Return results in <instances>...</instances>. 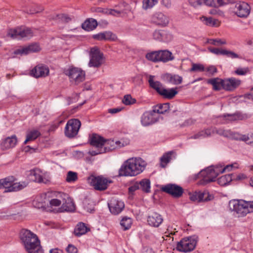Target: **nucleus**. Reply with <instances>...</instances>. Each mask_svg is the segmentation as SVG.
<instances>
[{
	"mask_svg": "<svg viewBox=\"0 0 253 253\" xmlns=\"http://www.w3.org/2000/svg\"><path fill=\"white\" fill-rule=\"evenodd\" d=\"M147 163L142 158H131L126 160L119 170L120 176H135L145 169Z\"/></svg>",
	"mask_w": 253,
	"mask_h": 253,
	"instance_id": "nucleus-1",
	"label": "nucleus"
},
{
	"mask_svg": "<svg viewBox=\"0 0 253 253\" xmlns=\"http://www.w3.org/2000/svg\"><path fill=\"white\" fill-rule=\"evenodd\" d=\"M20 238L28 253H43L38 236L30 230L22 229Z\"/></svg>",
	"mask_w": 253,
	"mask_h": 253,
	"instance_id": "nucleus-2",
	"label": "nucleus"
},
{
	"mask_svg": "<svg viewBox=\"0 0 253 253\" xmlns=\"http://www.w3.org/2000/svg\"><path fill=\"white\" fill-rule=\"evenodd\" d=\"M229 207L235 211L239 217H243L253 212V201L233 200L229 202Z\"/></svg>",
	"mask_w": 253,
	"mask_h": 253,
	"instance_id": "nucleus-3",
	"label": "nucleus"
},
{
	"mask_svg": "<svg viewBox=\"0 0 253 253\" xmlns=\"http://www.w3.org/2000/svg\"><path fill=\"white\" fill-rule=\"evenodd\" d=\"M90 144L95 147L96 150H91L89 153L91 156H95L108 152V140L97 134H93L89 139Z\"/></svg>",
	"mask_w": 253,
	"mask_h": 253,
	"instance_id": "nucleus-4",
	"label": "nucleus"
},
{
	"mask_svg": "<svg viewBox=\"0 0 253 253\" xmlns=\"http://www.w3.org/2000/svg\"><path fill=\"white\" fill-rule=\"evenodd\" d=\"M220 168L219 167L215 168L210 167L201 170L199 175L202 178L199 181V184L205 185L210 182L215 181V178L219 174L221 173L220 172L221 171Z\"/></svg>",
	"mask_w": 253,
	"mask_h": 253,
	"instance_id": "nucleus-5",
	"label": "nucleus"
},
{
	"mask_svg": "<svg viewBox=\"0 0 253 253\" xmlns=\"http://www.w3.org/2000/svg\"><path fill=\"white\" fill-rule=\"evenodd\" d=\"M64 74L69 78L70 82L78 85L85 80V72L82 69L77 67H70L64 70Z\"/></svg>",
	"mask_w": 253,
	"mask_h": 253,
	"instance_id": "nucleus-6",
	"label": "nucleus"
},
{
	"mask_svg": "<svg viewBox=\"0 0 253 253\" xmlns=\"http://www.w3.org/2000/svg\"><path fill=\"white\" fill-rule=\"evenodd\" d=\"M198 237L193 236L182 239L177 242L176 249L181 252H189L193 251L197 244Z\"/></svg>",
	"mask_w": 253,
	"mask_h": 253,
	"instance_id": "nucleus-7",
	"label": "nucleus"
},
{
	"mask_svg": "<svg viewBox=\"0 0 253 253\" xmlns=\"http://www.w3.org/2000/svg\"><path fill=\"white\" fill-rule=\"evenodd\" d=\"M88 183L93 186L95 190L103 191L106 190L108 184L112 182L111 180H108L102 176H95L91 175L87 179Z\"/></svg>",
	"mask_w": 253,
	"mask_h": 253,
	"instance_id": "nucleus-8",
	"label": "nucleus"
},
{
	"mask_svg": "<svg viewBox=\"0 0 253 253\" xmlns=\"http://www.w3.org/2000/svg\"><path fill=\"white\" fill-rule=\"evenodd\" d=\"M81 126L79 120L73 119L69 120L65 128V134L68 138H72L75 137L78 133Z\"/></svg>",
	"mask_w": 253,
	"mask_h": 253,
	"instance_id": "nucleus-9",
	"label": "nucleus"
},
{
	"mask_svg": "<svg viewBox=\"0 0 253 253\" xmlns=\"http://www.w3.org/2000/svg\"><path fill=\"white\" fill-rule=\"evenodd\" d=\"M33 35L32 30L25 27H17L8 30L7 36L13 39L30 38Z\"/></svg>",
	"mask_w": 253,
	"mask_h": 253,
	"instance_id": "nucleus-10",
	"label": "nucleus"
},
{
	"mask_svg": "<svg viewBox=\"0 0 253 253\" xmlns=\"http://www.w3.org/2000/svg\"><path fill=\"white\" fill-rule=\"evenodd\" d=\"M90 56V58L88 63L89 67L98 68L102 64L103 54L97 47L91 48Z\"/></svg>",
	"mask_w": 253,
	"mask_h": 253,
	"instance_id": "nucleus-11",
	"label": "nucleus"
},
{
	"mask_svg": "<svg viewBox=\"0 0 253 253\" xmlns=\"http://www.w3.org/2000/svg\"><path fill=\"white\" fill-rule=\"evenodd\" d=\"M213 198V196L207 190L195 191L190 195V199L191 201L198 203L208 202L212 200Z\"/></svg>",
	"mask_w": 253,
	"mask_h": 253,
	"instance_id": "nucleus-12",
	"label": "nucleus"
},
{
	"mask_svg": "<svg viewBox=\"0 0 253 253\" xmlns=\"http://www.w3.org/2000/svg\"><path fill=\"white\" fill-rule=\"evenodd\" d=\"M234 11L238 17L246 18L250 13L251 6L247 2L239 1L236 3Z\"/></svg>",
	"mask_w": 253,
	"mask_h": 253,
	"instance_id": "nucleus-13",
	"label": "nucleus"
},
{
	"mask_svg": "<svg viewBox=\"0 0 253 253\" xmlns=\"http://www.w3.org/2000/svg\"><path fill=\"white\" fill-rule=\"evenodd\" d=\"M163 192L171 195L175 198H179L182 196L183 193V188L175 184H168L161 188Z\"/></svg>",
	"mask_w": 253,
	"mask_h": 253,
	"instance_id": "nucleus-14",
	"label": "nucleus"
},
{
	"mask_svg": "<svg viewBox=\"0 0 253 253\" xmlns=\"http://www.w3.org/2000/svg\"><path fill=\"white\" fill-rule=\"evenodd\" d=\"M108 207L110 212L115 215L121 213L125 208L124 202L115 198H113L108 203Z\"/></svg>",
	"mask_w": 253,
	"mask_h": 253,
	"instance_id": "nucleus-15",
	"label": "nucleus"
},
{
	"mask_svg": "<svg viewBox=\"0 0 253 253\" xmlns=\"http://www.w3.org/2000/svg\"><path fill=\"white\" fill-rule=\"evenodd\" d=\"M162 216L157 212H152L147 216V222L149 226L158 227L163 222Z\"/></svg>",
	"mask_w": 253,
	"mask_h": 253,
	"instance_id": "nucleus-16",
	"label": "nucleus"
},
{
	"mask_svg": "<svg viewBox=\"0 0 253 253\" xmlns=\"http://www.w3.org/2000/svg\"><path fill=\"white\" fill-rule=\"evenodd\" d=\"M41 48L38 43H33L28 46L22 47L15 50L13 53L15 55H27L32 52H38Z\"/></svg>",
	"mask_w": 253,
	"mask_h": 253,
	"instance_id": "nucleus-17",
	"label": "nucleus"
},
{
	"mask_svg": "<svg viewBox=\"0 0 253 253\" xmlns=\"http://www.w3.org/2000/svg\"><path fill=\"white\" fill-rule=\"evenodd\" d=\"M49 72V68L46 66L41 64L36 66L31 71V75L36 78H38L47 76Z\"/></svg>",
	"mask_w": 253,
	"mask_h": 253,
	"instance_id": "nucleus-18",
	"label": "nucleus"
},
{
	"mask_svg": "<svg viewBox=\"0 0 253 253\" xmlns=\"http://www.w3.org/2000/svg\"><path fill=\"white\" fill-rule=\"evenodd\" d=\"M223 81V89L227 91L235 90L241 83V80L235 78L224 79Z\"/></svg>",
	"mask_w": 253,
	"mask_h": 253,
	"instance_id": "nucleus-19",
	"label": "nucleus"
},
{
	"mask_svg": "<svg viewBox=\"0 0 253 253\" xmlns=\"http://www.w3.org/2000/svg\"><path fill=\"white\" fill-rule=\"evenodd\" d=\"M17 143V138L15 135L8 136L3 139L0 143L2 150H6L14 147Z\"/></svg>",
	"mask_w": 253,
	"mask_h": 253,
	"instance_id": "nucleus-20",
	"label": "nucleus"
},
{
	"mask_svg": "<svg viewBox=\"0 0 253 253\" xmlns=\"http://www.w3.org/2000/svg\"><path fill=\"white\" fill-rule=\"evenodd\" d=\"M154 39L160 42H169L172 39L169 32L164 30H156L153 33Z\"/></svg>",
	"mask_w": 253,
	"mask_h": 253,
	"instance_id": "nucleus-21",
	"label": "nucleus"
},
{
	"mask_svg": "<svg viewBox=\"0 0 253 253\" xmlns=\"http://www.w3.org/2000/svg\"><path fill=\"white\" fill-rule=\"evenodd\" d=\"M208 50L211 53L216 55H224L227 56L228 57L231 58H239L240 56L237 53L232 51H228L225 49H219L218 48H213L211 47H209Z\"/></svg>",
	"mask_w": 253,
	"mask_h": 253,
	"instance_id": "nucleus-22",
	"label": "nucleus"
},
{
	"mask_svg": "<svg viewBox=\"0 0 253 253\" xmlns=\"http://www.w3.org/2000/svg\"><path fill=\"white\" fill-rule=\"evenodd\" d=\"M219 117L222 118L224 123H228L233 121L242 120L245 118L244 116L240 112H236L234 114H225Z\"/></svg>",
	"mask_w": 253,
	"mask_h": 253,
	"instance_id": "nucleus-23",
	"label": "nucleus"
},
{
	"mask_svg": "<svg viewBox=\"0 0 253 253\" xmlns=\"http://www.w3.org/2000/svg\"><path fill=\"white\" fill-rule=\"evenodd\" d=\"M64 198L62 199L61 211H72L75 210L74 204L67 195L63 194Z\"/></svg>",
	"mask_w": 253,
	"mask_h": 253,
	"instance_id": "nucleus-24",
	"label": "nucleus"
},
{
	"mask_svg": "<svg viewBox=\"0 0 253 253\" xmlns=\"http://www.w3.org/2000/svg\"><path fill=\"white\" fill-rule=\"evenodd\" d=\"M153 22L158 25L165 26L169 23V18L162 13H157L152 17Z\"/></svg>",
	"mask_w": 253,
	"mask_h": 253,
	"instance_id": "nucleus-25",
	"label": "nucleus"
},
{
	"mask_svg": "<svg viewBox=\"0 0 253 253\" xmlns=\"http://www.w3.org/2000/svg\"><path fill=\"white\" fill-rule=\"evenodd\" d=\"M154 114L152 110L145 112L141 118V122L143 126H147L155 122L153 118Z\"/></svg>",
	"mask_w": 253,
	"mask_h": 253,
	"instance_id": "nucleus-26",
	"label": "nucleus"
},
{
	"mask_svg": "<svg viewBox=\"0 0 253 253\" xmlns=\"http://www.w3.org/2000/svg\"><path fill=\"white\" fill-rule=\"evenodd\" d=\"M175 112V110H172L169 107V103L160 104L154 106L152 110V112L157 114H164L168 111Z\"/></svg>",
	"mask_w": 253,
	"mask_h": 253,
	"instance_id": "nucleus-27",
	"label": "nucleus"
},
{
	"mask_svg": "<svg viewBox=\"0 0 253 253\" xmlns=\"http://www.w3.org/2000/svg\"><path fill=\"white\" fill-rule=\"evenodd\" d=\"M163 78L167 82L174 84H179L182 81V77L177 75H172L168 73L165 74Z\"/></svg>",
	"mask_w": 253,
	"mask_h": 253,
	"instance_id": "nucleus-28",
	"label": "nucleus"
},
{
	"mask_svg": "<svg viewBox=\"0 0 253 253\" xmlns=\"http://www.w3.org/2000/svg\"><path fill=\"white\" fill-rule=\"evenodd\" d=\"M223 79L219 78H215L209 79L207 81L208 84H211L213 87V89L214 90H220L221 88L223 89L224 84Z\"/></svg>",
	"mask_w": 253,
	"mask_h": 253,
	"instance_id": "nucleus-29",
	"label": "nucleus"
},
{
	"mask_svg": "<svg viewBox=\"0 0 253 253\" xmlns=\"http://www.w3.org/2000/svg\"><path fill=\"white\" fill-rule=\"evenodd\" d=\"M172 53L168 50H160V62L164 63L173 60Z\"/></svg>",
	"mask_w": 253,
	"mask_h": 253,
	"instance_id": "nucleus-30",
	"label": "nucleus"
},
{
	"mask_svg": "<svg viewBox=\"0 0 253 253\" xmlns=\"http://www.w3.org/2000/svg\"><path fill=\"white\" fill-rule=\"evenodd\" d=\"M154 76L150 75L149 78L148 82L150 86L156 90L158 93L161 94L162 89L164 88H162V84L159 81H154Z\"/></svg>",
	"mask_w": 253,
	"mask_h": 253,
	"instance_id": "nucleus-31",
	"label": "nucleus"
},
{
	"mask_svg": "<svg viewBox=\"0 0 253 253\" xmlns=\"http://www.w3.org/2000/svg\"><path fill=\"white\" fill-rule=\"evenodd\" d=\"M97 26V22L96 20L93 19H89L86 20L82 24V28L84 30L90 31L94 30Z\"/></svg>",
	"mask_w": 253,
	"mask_h": 253,
	"instance_id": "nucleus-32",
	"label": "nucleus"
},
{
	"mask_svg": "<svg viewBox=\"0 0 253 253\" xmlns=\"http://www.w3.org/2000/svg\"><path fill=\"white\" fill-rule=\"evenodd\" d=\"M13 182V177H6L0 180V188H5V192H9Z\"/></svg>",
	"mask_w": 253,
	"mask_h": 253,
	"instance_id": "nucleus-33",
	"label": "nucleus"
},
{
	"mask_svg": "<svg viewBox=\"0 0 253 253\" xmlns=\"http://www.w3.org/2000/svg\"><path fill=\"white\" fill-rule=\"evenodd\" d=\"M88 228L85 224L83 222L79 223L74 229V234L76 236L80 237L81 235L85 234L87 231Z\"/></svg>",
	"mask_w": 253,
	"mask_h": 253,
	"instance_id": "nucleus-34",
	"label": "nucleus"
},
{
	"mask_svg": "<svg viewBox=\"0 0 253 253\" xmlns=\"http://www.w3.org/2000/svg\"><path fill=\"white\" fill-rule=\"evenodd\" d=\"M211 128H207L201 130L196 134L191 136V139H201L211 136Z\"/></svg>",
	"mask_w": 253,
	"mask_h": 253,
	"instance_id": "nucleus-35",
	"label": "nucleus"
},
{
	"mask_svg": "<svg viewBox=\"0 0 253 253\" xmlns=\"http://www.w3.org/2000/svg\"><path fill=\"white\" fill-rule=\"evenodd\" d=\"M177 93L178 92L176 89L173 88L170 89L163 88L160 95L163 96L164 98L172 99L175 96L176 94H177Z\"/></svg>",
	"mask_w": 253,
	"mask_h": 253,
	"instance_id": "nucleus-36",
	"label": "nucleus"
},
{
	"mask_svg": "<svg viewBox=\"0 0 253 253\" xmlns=\"http://www.w3.org/2000/svg\"><path fill=\"white\" fill-rule=\"evenodd\" d=\"M145 58L148 60L154 63L160 62V50L148 52L145 55Z\"/></svg>",
	"mask_w": 253,
	"mask_h": 253,
	"instance_id": "nucleus-37",
	"label": "nucleus"
},
{
	"mask_svg": "<svg viewBox=\"0 0 253 253\" xmlns=\"http://www.w3.org/2000/svg\"><path fill=\"white\" fill-rule=\"evenodd\" d=\"M138 184L140 189L142 191L145 193L150 192L151 183L149 179L146 178L143 179L138 182Z\"/></svg>",
	"mask_w": 253,
	"mask_h": 253,
	"instance_id": "nucleus-38",
	"label": "nucleus"
},
{
	"mask_svg": "<svg viewBox=\"0 0 253 253\" xmlns=\"http://www.w3.org/2000/svg\"><path fill=\"white\" fill-rule=\"evenodd\" d=\"M234 176L233 174H228L222 175L217 179L218 183L221 185L224 186L230 182L235 177H233Z\"/></svg>",
	"mask_w": 253,
	"mask_h": 253,
	"instance_id": "nucleus-39",
	"label": "nucleus"
},
{
	"mask_svg": "<svg viewBox=\"0 0 253 253\" xmlns=\"http://www.w3.org/2000/svg\"><path fill=\"white\" fill-rule=\"evenodd\" d=\"M109 143V148L108 152L114 149H115L118 148H120L121 147L125 146L127 144L126 143H124V141L119 140L114 141L113 140H108Z\"/></svg>",
	"mask_w": 253,
	"mask_h": 253,
	"instance_id": "nucleus-40",
	"label": "nucleus"
},
{
	"mask_svg": "<svg viewBox=\"0 0 253 253\" xmlns=\"http://www.w3.org/2000/svg\"><path fill=\"white\" fill-rule=\"evenodd\" d=\"M173 151H169L165 154L161 158V166L165 168L167 164L172 159V155L174 154Z\"/></svg>",
	"mask_w": 253,
	"mask_h": 253,
	"instance_id": "nucleus-41",
	"label": "nucleus"
},
{
	"mask_svg": "<svg viewBox=\"0 0 253 253\" xmlns=\"http://www.w3.org/2000/svg\"><path fill=\"white\" fill-rule=\"evenodd\" d=\"M28 185V183L25 181L19 182H13L12 188L9 190V192H15L21 190Z\"/></svg>",
	"mask_w": 253,
	"mask_h": 253,
	"instance_id": "nucleus-42",
	"label": "nucleus"
},
{
	"mask_svg": "<svg viewBox=\"0 0 253 253\" xmlns=\"http://www.w3.org/2000/svg\"><path fill=\"white\" fill-rule=\"evenodd\" d=\"M30 175L34 176L32 180L39 183H45L42 176L40 174V171L38 170H32L30 171Z\"/></svg>",
	"mask_w": 253,
	"mask_h": 253,
	"instance_id": "nucleus-43",
	"label": "nucleus"
},
{
	"mask_svg": "<svg viewBox=\"0 0 253 253\" xmlns=\"http://www.w3.org/2000/svg\"><path fill=\"white\" fill-rule=\"evenodd\" d=\"M132 223L131 218L125 216L121 220L120 225L124 230H126L130 228Z\"/></svg>",
	"mask_w": 253,
	"mask_h": 253,
	"instance_id": "nucleus-44",
	"label": "nucleus"
},
{
	"mask_svg": "<svg viewBox=\"0 0 253 253\" xmlns=\"http://www.w3.org/2000/svg\"><path fill=\"white\" fill-rule=\"evenodd\" d=\"M84 209L87 212L91 213L94 211V205L93 202L89 199H85L83 202Z\"/></svg>",
	"mask_w": 253,
	"mask_h": 253,
	"instance_id": "nucleus-45",
	"label": "nucleus"
},
{
	"mask_svg": "<svg viewBox=\"0 0 253 253\" xmlns=\"http://www.w3.org/2000/svg\"><path fill=\"white\" fill-rule=\"evenodd\" d=\"M51 18L58 22L62 23H68L71 20L68 15L63 14L56 15L55 16H53Z\"/></svg>",
	"mask_w": 253,
	"mask_h": 253,
	"instance_id": "nucleus-46",
	"label": "nucleus"
},
{
	"mask_svg": "<svg viewBox=\"0 0 253 253\" xmlns=\"http://www.w3.org/2000/svg\"><path fill=\"white\" fill-rule=\"evenodd\" d=\"M27 140H34L41 135L40 132L37 129H33L27 132Z\"/></svg>",
	"mask_w": 253,
	"mask_h": 253,
	"instance_id": "nucleus-47",
	"label": "nucleus"
},
{
	"mask_svg": "<svg viewBox=\"0 0 253 253\" xmlns=\"http://www.w3.org/2000/svg\"><path fill=\"white\" fill-rule=\"evenodd\" d=\"M158 2V0H143L142 8L147 10L152 8Z\"/></svg>",
	"mask_w": 253,
	"mask_h": 253,
	"instance_id": "nucleus-48",
	"label": "nucleus"
},
{
	"mask_svg": "<svg viewBox=\"0 0 253 253\" xmlns=\"http://www.w3.org/2000/svg\"><path fill=\"white\" fill-rule=\"evenodd\" d=\"M78 179V174L76 172L69 171L67 172L66 178V181L68 182H73L76 181Z\"/></svg>",
	"mask_w": 253,
	"mask_h": 253,
	"instance_id": "nucleus-49",
	"label": "nucleus"
},
{
	"mask_svg": "<svg viewBox=\"0 0 253 253\" xmlns=\"http://www.w3.org/2000/svg\"><path fill=\"white\" fill-rule=\"evenodd\" d=\"M229 130H225L223 128H211V134L215 133L221 136H223L224 137H227L228 135Z\"/></svg>",
	"mask_w": 253,
	"mask_h": 253,
	"instance_id": "nucleus-50",
	"label": "nucleus"
},
{
	"mask_svg": "<svg viewBox=\"0 0 253 253\" xmlns=\"http://www.w3.org/2000/svg\"><path fill=\"white\" fill-rule=\"evenodd\" d=\"M208 42L214 45H224L226 44V41L224 39H210Z\"/></svg>",
	"mask_w": 253,
	"mask_h": 253,
	"instance_id": "nucleus-51",
	"label": "nucleus"
},
{
	"mask_svg": "<svg viewBox=\"0 0 253 253\" xmlns=\"http://www.w3.org/2000/svg\"><path fill=\"white\" fill-rule=\"evenodd\" d=\"M203 21L205 24L210 26H216L218 22L216 19H213L211 17L207 18L206 17H203Z\"/></svg>",
	"mask_w": 253,
	"mask_h": 253,
	"instance_id": "nucleus-52",
	"label": "nucleus"
},
{
	"mask_svg": "<svg viewBox=\"0 0 253 253\" xmlns=\"http://www.w3.org/2000/svg\"><path fill=\"white\" fill-rule=\"evenodd\" d=\"M122 102L126 105H129L134 104L136 102V100L132 98L130 95L127 94L124 96Z\"/></svg>",
	"mask_w": 253,
	"mask_h": 253,
	"instance_id": "nucleus-53",
	"label": "nucleus"
},
{
	"mask_svg": "<svg viewBox=\"0 0 253 253\" xmlns=\"http://www.w3.org/2000/svg\"><path fill=\"white\" fill-rule=\"evenodd\" d=\"M205 70L203 65L201 64L193 63L192 68L190 69V72H202Z\"/></svg>",
	"mask_w": 253,
	"mask_h": 253,
	"instance_id": "nucleus-54",
	"label": "nucleus"
},
{
	"mask_svg": "<svg viewBox=\"0 0 253 253\" xmlns=\"http://www.w3.org/2000/svg\"><path fill=\"white\" fill-rule=\"evenodd\" d=\"M104 40L115 41L117 37L115 34L110 31L103 32Z\"/></svg>",
	"mask_w": 253,
	"mask_h": 253,
	"instance_id": "nucleus-55",
	"label": "nucleus"
},
{
	"mask_svg": "<svg viewBox=\"0 0 253 253\" xmlns=\"http://www.w3.org/2000/svg\"><path fill=\"white\" fill-rule=\"evenodd\" d=\"M140 189L138 182L136 181L131 184L128 188V192L130 195H133V193L137 190Z\"/></svg>",
	"mask_w": 253,
	"mask_h": 253,
	"instance_id": "nucleus-56",
	"label": "nucleus"
},
{
	"mask_svg": "<svg viewBox=\"0 0 253 253\" xmlns=\"http://www.w3.org/2000/svg\"><path fill=\"white\" fill-rule=\"evenodd\" d=\"M239 167V165L238 163H235L234 164H231V165H227L225 168H224L223 169H220V172L221 173H223L224 172L225 170H231L232 169H237Z\"/></svg>",
	"mask_w": 253,
	"mask_h": 253,
	"instance_id": "nucleus-57",
	"label": "nucleus"
},
{
	"mask_svg": "<svg viewBox=\"0 0 253 253\" xmlns=\"http://www.w3.org/2000/svg\"><path fill=\"white\" fill-rule=\"evenodd\" d=\"M240 135L241 134L238 132H233L229 130L227 138L239 140Z\"/></svg>",
	"mask_w": 253,
	"mask_h": 253,
	"instance_id": "nucleus-58",
	"label": "nucleus"
},
{
	"mask_svg": "<svg viewBox=\"0 0 253 253\" xmlns=\"http://www.w3.org/2000/svg\"><path fill=\"white\" fill-rule=\"evenodd\" d=\"M249 71L248 67L245 68H239L235 71V73L238 75H245Z\"/></svg>",
	"mask_w": 253,
	"mask_h": 253,
	"instance_id": "nucleus-59",
	"label": "nucleus"
},
{
	"mask_svg": "<svg viewBox=\"0 0 253 253\" xmlns=\"http://www.w3.org/2000/svg\"><path fill=\"white\" fill-rule=\"evenodd\" d=\"M62 203V200L57 199H52L49 201V204L51 207L59 206Z\"/></svg>",
	"mask_w": 253,
	"mask_h": 253,
	"instance_id": "nucleus-60",
	"label": "nucleus"
},
{
	"mask_svg": "<svg viewBox=\"0 0 253 253\" xmlns=\"http://www.w3.org/2000/svg\"><path fill=\"white\" fill-rule=\"evenodd\" d=\"M66 252L67 253H78V249L77 248L75 247L74 245H69L68 247L66 249Z\"/></svg>",
	"mask_w": 253,
	"mask_h": 253,
	"instance_id": "nucleus-61",
	"label": "nucleus"
},
{
	"mask_svg": "<svg viewBox=\"0 0 253 253\" xmlns=\"http://www.w3.org/2000/svg\"><path fill=\"white\" fill-rule=\"evenodd\" d=\"M203 0H189V4L193 7H198L203 4Z\"/></svg>",
	"mask_w": 253,
	"mask_h": 253,
	"instance_id": "nucleus-62",
	"label": "nucleus"
},
{
	"mask_svg": "<svg viewBox=\"0 0 253 253\" xmlns=\"http://www.w3.org/2000/svg\"><path fill=\"white\" fill-rule=\"evenodd\" d=\"M105 13L107 14L112 15L113 16H117L119 15H120L121 13V12L119 10L113 9H110L107 10Z\"/></svg>",
	"mask_w": 253,
	"mask_h": 253,
	"instance_id": "nucleus-63",
	"label": "nucleus"
},
{
	"mask_svg": "<svg viewBox=\"0 0 253 253\" xmlns=\"http://www.w3.org/2000/svg\"><path fill=\"white\" fill-rule=\"evenodd\" d=\"M195 122V120L190 118L185 120L183 123L181 125L182 126H188L193 125Z\"/></svg>",
	"mask_w": 253,
	"mask_h": 253,
	"instance_id": "nucleus-64",
	"label": "nucleus"
}]
</instances>
